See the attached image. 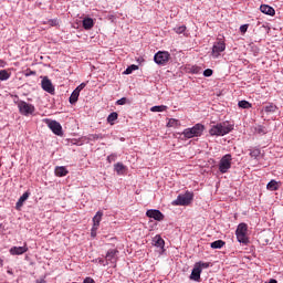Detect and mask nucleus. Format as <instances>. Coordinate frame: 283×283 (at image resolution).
<instances>
[{"label":"nucleus","mask_w":283,"mask_h":283,"mask_svg":"<svg viewBox=\"0 0 283 283\" xmlns=\"http://www.w3.org/2000/svg\"><path fill=\"white\" fill-rule=\"evenodd\" d=\"M198 70H199L198 66H196V67L193 69V73H195V74H198Z\"/></svg>","instance_id":"47"},{"label":"nucleus","mask_w":283,"mask_h":283,"mask_svg":"<svg viewBox=\"0 0 283 283\" xmlns=\"http://www.w3.org/2000/svg\"><path fill=\"white\" fill-rule=\"evenodd\" d=\"M116 158H118V156L116 154H112L107 157V161L108 163H116Z\"/></svg>","instance_id":"36"},{"label":"nucleus","mask_w":283,"mask_h":283,"mask_svg":"<svg viewBox=\"0 0 283 283\" xmlns=\"http://www.w3.org/2000/svg\"><path fill=\"white\" fill-rule=\"evenodd\" d=\"M35 283H45L44 279L36 280Z\"/></svg>","instance_id":"46"},{"label":"nucleus","mask_w":283,"mask_h":283,"mask_svg":"<svg viewBox=\"0 0 283 283\" xmlns=\"http://www.w3.org/2000/svg\"><path fill=\"white\" fill-rule=\"evenodd\" d=\"M114 170L118 176H124L125 171H127V166L123 165V163H117L114 165Z\"/></svg>","instance_id":"18"},{"label":"nucleus","mask_w":283,"mask_h":283,"mask_svg":"<svg viewBox=\"0 0 283 283\" xmlns=\"http://www.w3.org/2000/svg\"><path fill=\"white\" fill-rule=\"evenodd\" d=\"M117 119H118V113L116 112L111 113L107 117L108 123H114V120H117Z\"/></svg>","instance_id":"31"},{"label":"nucleus","mask_w":283,"mask_h":283,"mask_svg":"<svg viewBox=\"0 0 283 283\" xmlns=\"http://www.w3.org/2000/svg\"><path fill=\"white\" fill-rule=\"evenodd\" d=\"M46 124L49 129H51V132H53L55 136H63V126H61V123L56 120L46 119Z\"/></svg>","instance_id":"8"},{"label":"nucleus","mask_w":283,"mask_h":283,"mask_svg":"<svg viewBox=\"0 0 283 283\" xmlns=\"http://www.w3.org/2000/svg\"><path fill=\"white\" fill-rule=\"evenodd\" d=\"M95 262L101 264L102 266H107L109 265V262H107V259H96Z\"/></svg>","instance_id":"34"},{"label":"nucleus","mask_w":283,"mask_h":283,"mask_svg":"<svg viewBox=\"0 0 283 283\" xmlns=\"http://www.w3.org/2000/svg\"><path fill=\"white\" fill-rule=\"evenodd\" d=\"M239 107H241V109H249L251 107V103H249L247 101H240Z\"/></svg>","instance_id":"33"},{"label":"nucleus","mask_w":283,"mask_h":283,"mask_svg":"<svg viewBox=\"0 0 283 283\" xmlns=\"http://www.w3.org/2000/svg\"><path fill=\"white\" fill-rule=\"evenodd\" d=\"M226 242L222 240H217L210 243L211 249H222L224 247Z\"/></svg>","instance_id":"26"},{"label":"nucleus","mask_w":283,"mask_h":283,"mask_svg":"<svg viewBox=\"0 0 283 283\" xmlns=\"http://www.w3.org/2000/svg\"><path fill=\"white\" fill-rule=\"evenodd\" d=\"M167 127H180V120L170 118L167 123Z\"/></svg>","instance_id":"27"},{"label":"nucleus","mask_w":283,"mask_h":283,"mask_svg":"<svg viewBox=\"0 0 283 283\" xmlns=\"http://www.w3.org/2000/svg\"><path fill=\"white\" fill-rule=\"evenodd\" d=\"M101 220H103V211H97L93 217V227L98 229L101 227Z\"/></svg>","instance_id":"19"},{"label":"nucleus","mask_w":283,"mask_h":283,"mask_svg":"<svg viewBox=\"0 0 283 283\" xmlns=\"http://www.w3.org/2000/svg\"><path fill=\"white\" fill-rule=\"evenodd\" d=\"M260 10L263 14H269V17H275V9L268 4H261Z\"/></svg>","instance_id":"15"},{"label":"nucleus","mask_w":283,"mask_h":283,"mask_svg":"<svg viewBox=\"0 0 283 283\" xmlns=\"http://www.w3.org/2000/svg\"><path fill=\"white\" fill-rule=\"evenodd\" d=\"M203 76H207V77L213 76V70H211V69L205 70L203 71Z\"/></svg>","instance_id":"37"},{"label":"nucleus","mask_w":283,"mask_h":283,"mask_svg":"<svg viewBox=\"0 0 283 283\" xmlns=\"http://www.w3.org/2000/svg\"><path fill=\"white\" fill-rule=\"evenodd\" d=\"M170 56L171 55L167 51H158L154 56V61L157 65H165L169 62Z\"/></svg>","instance_id":"7"},{"label":"nucleus","mask_w":283,"mask_h":283,"mask_svg":"<svg viewBox=\"0 0 283 283\" xmlns=\"http://www.w3.org/2000/svg\"><path fill=\"white\" fill-rule=\"evenodd\" d=\"M232 161H233V157L231 156V154L224 155L219 161L220 174H227L229 169H231Z\"/></svg>","instance_id":"5"},{"label":"nucleus","mask_w":283,"mask_h":283,"mask_svg":"<svg viewBox=\"0 0 283 283\" xmlns=\"http://www.w3.org/2000/svg\"><path fill=\"white\" fill-rule=\"evenodd\" d=\"M174 32H176V34H184V36H187V27L186 25H180V27H175L174 28Z\"/></svg>","instance_id":"25"},{"label":"nucleus","mask_w":283,"mask_h":283,"mask_svg":"<svg viewBox=\"0 0 283 283\" xmlns=\"http://www.w3.org/2000/svg\"><path fill=\"white\" fill-rule=\"evenodd\" d=\"M249 30V24H243L240 27V32H242L244 34V32H247Z\"/></svg>","instance_id":"43"},{"label":"nucleus","mask_w":283,"mask_h":283,"mask_svg":"<svg viewBox=\"0 0 283 283\" xmlns=\"http://www.w3.org/2000/svg\"><path fill=\"white\" fill-rule=\"evenodd\" d=\"M41 85L44 92H48V94H54V85L52 84V81L50 78L43 77Z\"/></svg>","instance_id":"12"},{"label":"nucleus","mask_w":283,"mask_h":283,"mask_svg":"<svg viewBox=\"0 0 283 283\" xmlns=\"http://www.w3.org/2000/svg\"><path fill=\"white\" fill-rule=\"evenodd\" d=\"M167 111V106L165 105H160V106H153L150 108V112H166Z\"/></svg>","instance_id":"30"},{"label":"nucleus","mask_w":283,"mask_h":283,"mask_svg":"<svg viewBox=\"0 0 283 283\" xmlns=\"http://www.w3.org/2000/svg\"><path fill=\"white\" fill-rule=\"evenodd\" d=\"M9 253L11 255H23V253H28V244H24L23 247H12L9 250Z\"/></svg>","instance_id":"13"},{"label":"nucleus","mask_w":283,"mask_h":283,"mask_svg":"<svg viewBox=\"0 0 283 283\" xmlns=\"http://www.w3.org/2000/svg\"><path fill=\"white\" fill-rule=\"evenodd\" d=\"M147 218H153V220H157V222H163L165 220V214L160 212V210L150 209L146 211Z\"/></svg>","instance_id":"11"},{"label":"nucleus","mask_w":283,"mask_h":283,"mask_svg":"<svg viewBox=\"0 0 283 283\" xmlns=\"http://www.w3.org/2000/svg\"><path fill=\"white\" fill-rule=\"evenodd\" d=\"M201 273H202V269H200V265L195 264L192 272L190 274V280H193L195 282H200Z\"/></svg>","instance_id":"14"},{"label":"nucleus","mask_w":283,"mask_h":283,"mask_svg":"<svg viewBox=\"0 0 283 283\" xmlns=\"http://www.w3.org/2000/svg\"><path fill=\"white\" fill-rule=\"evenodd\" d=\"M127 104V97H122L116 102V105H126Z\"/></svg>","instance_id":"39"},{"label":"nucleus","mask_w":283,"mask_h":283,"mask_svg":"<svg viewBox=\"0 0 283 283\" xmlns=\"http://www.w3.org/2000/svg\"><path fill=\"white\" fill-rule=\"evenodd\" d=\"M31 74H34V72H31Z\"/></svg>","instance_id":"50"},{"label":"nucleus","mask_w":283,"mask_h":283,"mask_svg":"<svg viewBox=\"0 0 283 283\" xmlns=\"http://www.w3.org/2000/svg\"><path fill=\"white\" fill-rule=\"evenodd\" d=\"M18 107L20 109V113L23 114V116H29V114H34V105L28 104L27 102H20L18 104Z\"/></svg>","instance_id":"9"},{"label":"nucleus","mask_w":283,"mask_h":283,"mask_svg":"<svg viewBox=\"0 0 283 283\" xmlns=\"http://www.w3.org/2000/svg\"><path fill=\"white\" fill-rule=\"evenodd\" d=\"M195 265L200 266L201 271L202 269H209V263H205V262H198Z\"/></svg>","instance_id":"38"},{"label":"nucleus","mask_w":283,"mask_h":283,"mask_svg":"<svg viewBox=\"0 0 283 283\" xmlns=\"http://www.w3.org/2000/svg\"><path fill=\"white\" fill-rule=\"evenodd\" d=\"M98 231V228H96V227H92V229H91V235H92V238H96V232Z\"/></svg>","instance_id":"42"},{"label":"nucleus","mask_w":283,"mask_h":283,"mask_svg":"<svg viewBox=\"0 0 283 283\" xmlns=\"http://www.w3.org/2000/svg\"><path fill=\"white\" fill-rule=\"evenodd\" d=\"M136 70H138V65L133 64L125 70L124 74H132V72H136Z\"/></svg>","instance_id":"32"},{"label":"nucleus","mask_w":283,"mask_h":283,"mask_svg":"<svg viewBox=\"0 0 283 283\" xmlns=\"http://www.w3.org/2000/svg\"><path fill=\"white\" fill-rule=\"evenodd\" d=\"M227 50V44L224 43V40H218L213 43L211 55L213 59H218L220 56L221 52H224Z\"/></svg>","instance_id":"6"},{"label":"nucleus","mask_w":283,"mask_h":283,"mask_svg":"<svg viewBox=\"0 0 283 283\" xmlns=\"http://www.w3.org/2000/svg\"><path fill=\"white\" fill-rule=\"evenodd\" d=\"M264 112L269 113H275L277 112V106H275L274 104H269L264 107Z\"/></svg>","instance_id":"29"},{"label":"nucleus","mask_w":283,"mask_h":283,"mask_svg":"<svg viewBox=\"0 0 283 283\" xmlns=\"http://www.w3.org/2000/svg\"><path fill=\"white\" fill-rule=\"evenodd\" d=\"M266 189L269 191H277V189H280V184L275 180H271L268 186H266Z\"/></svg>","instance_id":"21"},{"label":"nucleus","mask_w":283,"mask_h":283,"mask_svg":"<svg viewBox=\"0 0 283 283\" xmlns=\"http://www.w3.org/2000/svg\"><path fill=\"white\" fill-rule=\"evenodd\" d=\"M87 138L88 140H103L105 136L103 134H91Z\"/></svg>","instance_id":"28"},{"label":"nucleus","mask_w":283,"mask_h":283,"mask_svg":"<svg viewBox=\"0 0 283 283\" xmlns=\"http://www.w3.org/2000/svg\"><path fill=\"white\" fill-rule=\"evenodd\" d=\"M202 132H205V125L196 124L191 128L184 129L182 136H185V138H198L202 136Z\"/></svg>","instance_id":"2"},{"label":"nucleus","mask_w":283,"mask_h":283,"mask_svg":"<svg viewBox=\"0 0 283 283\" xmlns=\"http://www.w3.org/2000/svg\"><path fill=\"white\" fill-rule=\"evenodd\" d=\"M28 198H30V192H24L18 200V202L15 203V209L18 211L21 210V207H23V203L25 202V200H28Z\"/></svg>","instance_id":"17"},{"label":"nucleus","mask_w":283,"mask_h":283,"mask_svg":"<svg viewBox=\"0 0 283 283\" xmlns=\"http://www.w3.org/2000/svg\"><path fill=\"white\" fill-rule=\"evenodd\" d=\"M251 158H258L260 156V149H254L250 151Z\"/></svg>","instance_id":"35"},{"label":"nucleus","mask_w":283,"mask_h":283,"mask_svg":"<svg viewBox=\"0 0 283 283\" xmlns=\"http://www.w3.org/2000/svg\"><path fill=\"white\" fill-rule=\"evenodd\" d=\"M49 25H51L52 28H55V25H59V20L56 19L49 20Z\"/></svg>","instance_id":"41"},{"label":"nucleus","mask_w":283,"mask_h":283,"mask_svg":"<svg viewBox=\"0 0 283 283\" xmlns=\"http://www.w3.org/2000/svg\"><path fill=\"white\" fill-rule=\"evenodd\" d=\"M233 132V124L229 122H222L217 125H212L209 129L210 136H227Z\"/></svg>","instance_id":"1"},{"label":"nucleus","mask_w":283,"mask_h":283,"mask_svg":"<svg viewBox=\"0 0 283 283\" xmlns=\"http://www.w3.org/2000/svg\"><path fill=\"white\" fill-rule=\"evenodd\" d=\"M265 283H277V280L271 279L269 282H265Z\"/></svg>","instance_id":"45"},{"label":"nucleus","mask_w":283,"mask_h":283,"mask_svg":"<svg viewBox=\"0 0 283 283\" xmlns=\"http://www.w3.org/2000/svg\"><path fill=\"white\" fill-rule=\"evenodd\" d=\"M193 200V193L192 192H185L184 195H179L175 201H172V205L175 207H187L191 205V201Z\"/></svg>","instance_id":"4"},{"label":"nucleus","mask_w":283,"mask_h":283,"mask_svg":"<svg viewBox=\"0 0 283 283\" xmlns=\"http://www.w3.org/2000/svg\"><path fill=\"white\" fill-rule=\"evenodd\" d=\"M259 134H264V128H260Z\"/></svg>","instance_id":"48"},{"label":"nucleus","mask_w":283,"mask_h":283,"mask_svg":"<svg viewBox=\"0 0 283 283\" xmlns=\"http://www.w3.org/2000/svg\"><path fill=\"white\" fill-rule=\"evenodd\" d=\"M82 25H83L84 30H92V28H94V19L84 18L82 21Z\"/></svg>","instance_id":"20"},{"label":"nucleus","mask_w":283,"mask_h":283,"mask_svg":"<svg viewBox=\"0 0 283 283\" xmlns=\"http://www.w3.org/2000/svg\"><path fill=\"white\" fill-rule=\"evenodd\" d=\"M86 85H87L86 83H82V84H80V85L75 88V91L78 92V93H81L82 90H85Z\"/></svg>","instance_id":"40"},{"label":"nucleus","mask_w":283,"mask_h":283,"mask_svg":"<svg viewBox=\"0 0 283 283\" xmlns=\"http://www.w3.org/2000/svg\"><path fill=\"white\" fill-rule=\"evenodd\" d=\"M248 232L249 226H247V223H240L235 230L238 242L241 244H249V237L247 235Z\"/></svg>","instance_id":"3"},{"label":"nucleus","mask_w":283,"mask_h":283,"mask_svg":"<svg viewBox=\"0 0 283 283\" xmlns=\"http://www.w3.org/2000/svg\"><path fill=\"white\" fill-rule=\"evenodd\" d=\"M105 259L108 262V264L116 266V262H118V250L116 249L108 250L105 255Z\"/></svg>","instance_id":"10"},{"label":"nucleus","mask_w":283,"mask_h":283,"mask_svg":"<svg viewBox=\"0 0 283 283\" xmlns=\"http://www.w3.org/2000/svg\"><path fill=\"white\" fill-rule=\"evenodd\" d=\"M54 171L57 178H63L64 176H67V174H70V171L67 170V168H65V166H57L55 167Z\"/></svg>","instance_id":"16"},{"label":"nucleus","mask_w":283,"mask_h":283,"mask_svg":"<svg viewBox=\"0 0 283 283\" xmlns=\"http://www.w3.org/2000/svg\"><path fill=\"white\" fill-rule=\"evenodd\" d=\"M12 76V73L8 72V70H0V81H8Z\"/></svg>","instance_id":"24"},{"label":"nucleus","mask_w":283,"mask_h":283,"mask_svg":"<svg viewBox=\"0 0 283 283\" xmlns=\"http://www.w3.org/2000/svg\"><path fill=\"white\" fill-rule=\"evenodd\" d=\"M0 227H3V224L0 223Z\"/></svg>","instance_id":"49"},{"label":"nucleus","mask_w":283,"mask_h":283,"mask_svg":"<svg viewBox=\"0 0 283 283\" xmlns=\"http://www.w3.org/2000/svg\"><path fill=\"white\" fill-rule=\"evenodd\" d=\"M7 65L6 61L0 60V67H4Z\"/></svg>","instance_id":"44"},{"label":"nucleus","mask_w":283,"mask_h":283,"mask_svg":"<svg viewBox=\"0 0 283 283\" xmlns=\"http://www.w3.org/2000/svg\"><path fill=\"white\" fill-rule=\"evenodd\" d=\"M153 242L155 243V247H158L159 249H163V247H165V240L160 238V235H156Z\"/></svg>","instance_id":"23"},{"label":"nucleus","mask_w":283,"mask_h":283,"mask_svg":"<svg viewBox=\"0 0 283 283\" xmlns=\"http://www.w3.org/2000/svg\"><path fill=\"white\" fill-rule=\"evenodd\" d=\"M78 96H81V93H78V91L74 90L69 99L71 105H74L75 103L78 102Z\"/></svg>","instance_id":"22"}]
</instances>
